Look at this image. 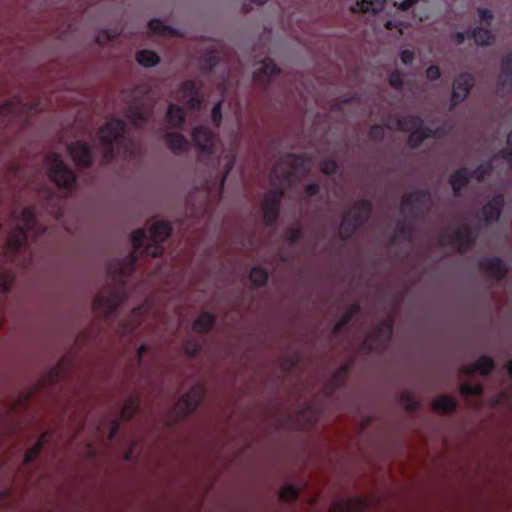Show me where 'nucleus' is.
<instances>
[{
    "mask_svg": "<svg viewBox=\"0 0 512 512\" xmlns=\"http://www.w3.org/2000/svg\"><path fill=\"white\" fill-rule=\"evenodd\" d=\"M371 212V202L369 200H359L344 213L339 224H367Z\"/></svg>",
    "mask_w": 512,
    "mask_h": 512,
    "instance_id": "9d476101",
    "label": "nucleus"
},
{
    "mask_svg": "<svg viewBox=\"0 0 512 512\" xmlns=\"http://www.w3.org/2000/svg\"><path fill=\"white\" fill-rule=\"evenodd\" d=\"M45 162L48 166V176L57 187L70 189L74 185L76 181L75 173L64 163L59 154L46 156Z\"/></svg>",
    "mask_w": 512,
    "mask_h": 512,
    "instance_id": "423d86ee",
    "label": "nucleus"
},
{
    "mask_svg": "<svg viewBox=\"0 0 512 512\" xmlns=\"http://www.w3.org/2000/svg\"><path fill=\"white\" fill-rule=\"evenodd\" d=\"M493 170V160L491 159L488 163L481 164L475 168L470 177L475 178L478 181H482L486 175L490 174Z\"/></svg>",
    "mask_w": 512,
    "mask_h": 512,
    "instance_id": "e433bc0d",
    "label": "nucleus"
},
{
    "mask_svg": "<svg viewBox=\"0 0 512 512\" xmlns=\"http://www.w3.org/2000/svg\"><path fill=\"white\" fill-rule=\"evenodd\" d=\"M12 283H13V277L10 274H6V273L0 274V291H2V292L9 291Z\"/></svg>",
    "mask_w": 512,
    "mask_h": 512,
    "instance_id": "603ef678",
    "label": "nucleus"
},
{
    "mask_svg": "<svg viewBox=\"0 0 512 512\" xmlns=\"http://www.w3.org/2000/svg\"><path fill=\"white\" fill-rule=\"evenodd\" d=\"M432 135V130L430 128H426L420 126V128H416L410 132L408 137V145L415 149L418 148L421 143Z\"/></svg>",
    "mask_w": 512,
    "mask_h": 512,
    "instance_id": "c756f323",
    "label": "nucleus"
},
{
    "mask_svg": "<svg viewBox=\"0 0 512 512\" xmlns=\"http://www.w3.org/2000/svg\"><path fill=\"white\" fill-rule=\"evenodd\" d=\"M358 312H359V306L355 305V306L351 307L348 311H346V313L344 314L342 319L336 323L333 332L334 333L340 332L347 325V323L353 318V316L355 314H357Z\"/></svg>",
    "mask_w": 512,
    "mask_h": 512,
    "instance_id": "4c0bfd02",
    "label": "nucleus"
},
{
    "mask_svg": "<svg viewBox=\"0 0 512 512\" xmlns=\"http://www.w3.org/2000/svg\"><path fill=\"white\" fill-rule=\"evenodd\" d=\"M366 501L361 498H350L333 504L329 512H362Z\"/></svg>",
    "mask_w": 512,
    "mask_h": 512,
    "instance_id": "412c9836",
    "label": "nucleus"
},
{
    "mask_svg": "<svg viewBox=\"0 0 512 512\" xmlns=\"http://www.w3.org/2000/svg\"><path fill=\"white\" fill-rule=\"evenodd\" d=\"M479 17L482 21H487L489 23L492 20L493 15L491 11L487 9H479Z\"/></svg>",
    "mask_w": 512,
    "mask_h": 512,
    "instance_id": "bf43d9fd",
    "label": "nucleus"
},
{
    "mask_svg": "<svg viewBox=\"0 0 512 512\" xmlns=\"http://www.w3.org/2000/svg\"><path fill=\"white\" fill-rule=\"evenodd\" d=\"M125 117L135 127H140L147 121L146 112L138 105L130 106L125 112Z\"/></svg>",
    "mask_w": 512,
    "mask_h": 512,
    "instance_id": "bb28decb",
    "label": "nucleus"
},
{
    "mask_svg": "<svg viewBox=\"0 0 512 512\" xmlns=\"http://www.w3.org/2000/svg\"><path fill=\"white\" fill-rule=\"evenodd\" d=\"M389 85L395 89H401L403 87V74L399 70L391 72L388 78Z\"/></svg>",
    "mask_w": 512,
    "mask_h": 512,
    "instance_id": "a18cd8bd",
    "label": "nucleus"
},
{
    "mask_svg": "<svg viewBox=\"0 0 512 512\" xmlns=\"http://www.w3.org/2000/svg\"><path fill=\"white\" fill-rule=\"evenodd\" d=\"M199 350L198 345H195L192 349H190L188 346L185 347V351L188 354L194 355Z\"/></svg>",
    "mask_w": 512,
    "mask_h": 512,
    "instance_id": "69168bd1",
    "label": "nucleus"
},
{
    "mask_svg": "<svg viewBox=\"0 0 512 512\" xmlns=\"http://www.w3.org/2000/svg\"><path fill=\"white\" fill-rule=\"evenodd\" d=\"M166 121L173 127H180L185 121V114L182 107L170 104L166 114Z\"/></svg>",
    "mask_w": 512,
    "mask_h": 512,
    "instance_id": "c85d7f7f",
    "label": "nucleus"
},
{
    "mask_svg": "<svg viewBox=\"0 0 512 512\" xmlns=\"http://www.w3.org/2000/svg\"><path fill=\"white\" fill-rule=\"evenodd\" d=\"M284 190L273 189L264 193L261 200V211L263 213V224H276L279 218L280 206Z\"/></svg>",
    "mask_w": 512,
    "mask_h": 512,
    "instance_id": "0eeeda50",
    "label": "nucleus"
},
{
    "mask_svg": "<svg viewBox=\"0 0 512 512\" xmlns=\"http://www.w3.org/2000/svg\"><path fill=\"white\" fill-rule=\"evenodd\" d=\"M368 136L371 140L381 141L384 137V127L381 125H373L370 127Z\"/></svg>",
    "mask_w": 512,
    "mask_h": 512,
    "instance_id": "49530a36",
    "label": "nucleus"
},
{
    "mask_svg": "<svg viewBox=\"0 0 512 512\" xmlns=\"http://www.w3.org/2000/svg\"><path fill=\"white\" fill-rule=\"evenodd\" d=\"M136 61L144 67H153L160 62L159 55L148 49L139 50L135 55Z\"/></svg>",
    "mask_w": 512,
    "mask_h": 512,
    "instance_id": "2f4dec72",
    "label": "nucleus"
},
{
    "mask_svg": "<svg viewBox=\"0 0 512 512\" xmlns=\"http://www.w3.org/2000/svg\"><path fill=\"white\" fill-rule=\"evenodd\" d=\"M220 57L215 50H206L199 58V68L203 73H209L219 63Z\"/></svg>",
    "mask_w": 512,
    "mask_h": 512,
    "instance_id": "393cba45",
    "label": "nucleus"
},
{
    "mask_svg": "<svg viewBox=\"0 0 512 512\" xmlns=\"http://www.w3.org/2000/svg\"><path fill=\"white\" fill-rule=\"evenodd\" d=\"M479 265L484 272L496 279H502L507 274V268L498 258L482 259Z\"/></svg>",
    "mask_w": 512,
    "mask_h": 512,
    "instance_id": "6ab92c4d",
    "label": "nucleus"
},
{
    "mask_svg": "<svg viewBox=\"0 0 512 512\" xmlns=\"http://www.w3.org/2000/svg\"><path fill=\"white\" fill-rule=\"evenodd\" d=\"M507 144L512 148V131L507 136Z\"/></svg>",
    "mask_w": 512,
    "mask_h": 512,
    "instance_id": "774afa93",
    "label": "nucleus"
},
{
    "mask_svg": "<svg viewBox=\"0 0 512 512\" xmlns=\"http://www.w3.org/2000/svg\"><path fill=\"white\" fill-rule=\"evenodd\" d=\"M471 36L474 38L477 45H490L493 43L495 37L489 29L476 27L473 29Z\"/></svg>",
    "mask_w": 512,
    "mask_h": 512,
    "instance_id": "72a5a7b5",
    "label": "nucleus"
},
{
    "mask_svg": "<svg viewBox=\"0 0 512 512\" xmlns=\"http://www.w3.org/2000/svg\"><path fill=\"white\" fill-rule=\"evenodd\" d=\"M148 28L149 30L154 34L158 36H170L174 37L178 35L177 30L174 28L165 25L161 20L159 19H152L148 22Z\"/></svg>",
    "mask_w": 512,
    "mask_h": 512,
    "instance_id": "7c9ffc66",
    "label": "nucleus"
},
{
    "mask_svg": "<svg viewBox=\"0 0 512 512\" xmlns=\"http://www.w3.org/2000/svg\"><path fill=\"white\" fill-rule=\"evenodd\" d=\"M392 332V320H386L378 329L374 332L376 336L379 338L381 335L390 337Z\"/></svg>",
    "mask_w": 512,
    "mask_h": 512,
    "instance_id": "3c124183",
    "label": "nucleus"
},
{
    "mask_svg": "<svg viewBox=\"0 0 512 512\" xmlns=\"http://www.w3.org/2000/svg\"><path fill=\"white\" fill-rule=\"evenodd\" d=\"M512 87V52L502 58L497 92L503 95Z\"/></svg>",
    "mask_w": 512,
    "mask_h": 512,
    "instance_id": "2eb2a0df",
    "label": "nucleus"
},
{
    "mask_svg": "<svg viewBox=\"0 0 512 512\" xmlns=\"http://www.w3.org/2000/svg\"><path fill=\"white\" fill-rule=\"evenodd\" d=\"M402 401L404 402V406L406 410L413 411L418 408V402L410 397L408 394L402 395Z\"/></svg>",
    "mask_w": 512,
    "mask_h": 512,
    "instance_id": "5fc2aeb1",
    "label": "nucleus"
},
{
    "mask_svg": "<svg viewBox=\"0 0 512 512\" xmlns=\"http://www.w3.org/2000/svg\"><path fill=\"white\" fill-rule=\"evenodd\" d=\"M451 38L455 44L460 45L465 41V34L463 32H456Z\"/></svg>",
    "mask_w": 512,
    "mask_h": 512,
    "instance_id": "680f3d73",
    "label": "nucleus"
},
{
    "mask_svg": "<svg viewBox=\"0 0 512 512\" xmlns=\"http://www.w3.org/2000/svg\"><path fill=\"white\" fill-rule=\"evenodd\" d=\"M494 368L493 360L488 356L480 357L474 365L464 367L461 372L465 375H470L473 372H478L481 375L489 374Z\"/></svg>",
    "mask_w": 512,
    "mask_h": 512,
    "instance_id": "4be33fe9",
    "label": "nucleus"
},
{
    "mask_svg": "<svg viewBox=\"0 0 512 512\" xmlns=\"http://www.w3.org/2000/svg\"><path fill=\"white\" fill-rule=\"evenodd\" d=\"M482 392H483V387L481 384L470 385L468 383H463L460 386V394L463 396L481 395Z\"/></svg>",
    "mask_w": 512,
    "mask_h": 512,
    "instance_id": "37998d69",
    "label": "nucleus"
},
{
    "mask_svg": "<svg viewBox=\"0 0 512 512\" xmlns=\"http://www.w3.org/2000/svg\"><path fill=\"white\" fill-rule=\"evenodd\" d=\"M470 174L466 168H461L450 175L449 183L453 189L454 195L458 196L462 188L466 187L469 182Z\"/></svg>",
    "mask_w": 512,
    "mask_h": 512,
    "instance_id": "b1692460",
    "label": "nucleus"
},
{
    "mask_svg": "<svg viewBox=\"0 0 512 512\" xmlns=\"http://www.w3.org/2000/svg\"><path fill=\"white\" fill-rule=\"evenodd\" d=\"M440 68L437 65H431L426 70V76L429 80H436L440 77Z\"/></svg>",
    "mask_w": 512,
    "mask_h": 512,
    "instance_id": "6e6d98bb",
    "label": "nucleus"
},
{
    "mask_svg": "<svg viewBox=\"0 0 512 512\" xmlns=\"http://www.w3.org/2000/svg\"><path fill=\"white\" fill-rule=\"evenodd\" d=\"M36 227L37 226H14L8 233V249L16 251L21 248L27 242L28 234L34 231Z\"/></svg>",
    "mask_w": 512,
    "mask_h": 512,
    "instance_id": "dca6fc26",
    "label": "nucleus"
},
{
    "mask_svg": "<svg viewBox=\"0 0 512 512\" xmlns=\"http://www.w3.org/2000/svg\"><path fill=\"white\" fill-rule=\"evenodd\" d=\"M214 324V317L210 313L201 314L193 323V330L197 333L208 332Z\"/></svg>",
    "mask_w": 512,
    "mask_h": 512,
    "instance_id": "473e14b6",
    "label": "nucleus"
},
{
    "mask_svg": "<svg viewBox=\"0 0 512 512\" xmlns=\"http://www.w3.org/2000/svg\"><path fill=\"white\" fill-rule=\"evenodd\" d=\"M164 138L167 147L174 154H181L189 149V142L181 133L167 132Z\"/></svg>",
    "mask_w": 512,
    "mask_h": 512,
    "instance_id": "aec40b11",
    "label": "nucleus"
},
{
    "mask_svg": "<svg viewBox=\"0 0 512 512\" xmlns=\"http://www.w3.org/2000/svg\"><path fill=\"white\" fill-rule=\"evenodd\" d=\"M24 224H36V215L33 207H25L21 212Z\"/></svg>",
    "mask_w": 512,
    "mask_h": 512,
    "instance_id": "de8ad7c7",
    "label": "nucleus"
},
{
    "mask_svg": "<svg viewBox=\"0 0 512 512\" xmlns=\"http://www.w3.org/2000/svg\"><path fill=\"white\" fill-rule=\"evenodd\" d=\"M304 156L288 153L281 157L270 171V183L275 189L288 188L291 186L296 171L303 167Z\"/></svg>",
    "mask_w": 512,
    "mask_h": 512,
    "instance_id": "7ed1b4c3",
    "label": "nucleus"
},
{
    "mask_svg": "<svg viewBox=\"0 0 512 512\" xmlns=\"http://www.w3.org/2000/svg\"><path fill=\"white\" fill-rule=\"evenodd\" d=\"M423 125V120L419 116L406 115L397 118V129L403 132H411Z\"/></svg>",
    "mask_w": 512,
    "mask_h": 512,
    "instance_id": "a878e982",
    "label": "nucleus"
},
{
    "mask_svg": "<svg viewBox=\"0 0 512 512\" xmlns=\"http://www.w3.org/2000/svg\"><path fill=\"white\" fill-rule=\"evenodd\" d=\"M431 204L428 190H416L402 196L400 209L406 217L420 218L430 210Z\"/></svg>",
    "mask_w": 512,
    "mask_h": 512,
    "instance_id": "39448f33",
    "label": "nucleus"
},
{
    "mask_svg": "<svg viewBox=\"0 0 512 512\" xmlns=\"http://www.w3.org/2000/svg\"><path fill=\"white\" fill-rule=\"evenodd\" d=\"M126 124L118 118H111L97 131V139L102 150V162L109 163L115 157V149L125 142Z\"/></svg>",
    "mask_w": 512,
    "mask_h": 512,
    "instance_id": "f03ea898",
    "label": "nucleus"
},
{
    "mask_svg": "<svg viewBox=\"0 0 512 512\" xmlns=\"http://www.w3.org/2000/svg\"><path fill=\"white\" fill-rule=\"evenodd\" d=\"M280 69L271 58H265L261 67L253 73V82L257 85H265L269 82L270 77L278 75Z\"/></svg>",
    "mask_w": 512,
    "mask_h": 512,
    "instance_id": "a211bd4d",
    "label": "nucleus"
},
{
    "mask_svg": "<svg viewBox=\"0 0 512 512\" xmlns=\"http://www.w3.org/2000/svg\"><path fill=\"white\" fill-rule=\"evenodd\" d=\"M120 35V32L114 30H101L96 35V43L100 46H104L109 41L117 38Z\"/></svg>",
    "mask_w": 512,
    "mask_h": 512,
    "instance_id": "ea45409f",
    "label": "nucleus"
},
{
    "mask_svg": "<svg viewBox=\"0 0 512 512\" xmlns=\"http://www.w3.org/2000/svg\"><path fill=\"white\" fill-rule=\"evenodd\" d=\"M211 118L216 126L220 125L222 119L221 102L216 103L211 111Z\"/></svg>",
    "mask_w": 512,
    "mask_h": 512,
    "instance_id": "864d4df0",
    "label": "nucleus"
},
{
    "mask_svg": "<svg viewBox=\"0 0 512 512\" xmlns=\"http://www.w3.org/2000/svg\"><path fill=\"white\" fill-rule=\"evenodd\" d=\"M44 439H45V435H42L38 439V441L35 443V445L26 451L25 457H24L25 463H29V462L35 460L39 456V454L42 450Z\"/></svg>",
    "mask_w": 512,
    "mask_h": 512,
    "instance_id": "c9c22d12",
    "label": "nucleus"
},
{
    "mask_svg": "<svg viewBox=\"0 0 512 512\" xmlns=\"http://www.w3.org/2000/svg\"><path fill=\"white\" fill-rule=\"evenodd\" d=\"M118 428H119V424H118L117 421H115L113 426H112V428H111V431H110V434H109V439H112L116 435V433L118 431Z\"/></svg>",
    "mask_w": 512,
    "mask_h": 512,
    "instance_id": "0e129e2a",
    "label": "nucleus"
},
{
    "mask_svg": "<svg viewBox=\"0 0 512 512\" xmlns=\"http://www.w3.org/2000/svg\"><path fill=\"white\" fill-rule=\"evenodd\" d=\"M192 140L197 148L199 158L201 155H212L216 151L217 135L206 126H197L192 131Z\"/></svg>",
    "mask_w": 512,
    "mask_h": 512,
    "instance_id": "6e6552de",
    "label": "nucleus"
},
{
    "mask_svg": "<svg viewBox=\"0 0 512 512\" xmlns=\"http://www.w3.org/2000/svg\"><path fill=\"white\" fill-rule=\"evenodd\" d=\"M418 0H404L400 3L399 9L402 11L409 10L413 5H415Z\"/></svg>",
    "mask_w": 512,
    "mask_h": 512,
    "instance_id": "052dcab7",
    "label": "nucleus"
},
{
    "mask_svg": "<svg viewBox=\"0 0 512 512\" xmlns=\"http://www.w3.org/2000/svg\"><path fill=\"white\" fill-rule=\"evenodd\" d=\"M138 409V402L136 400H128L124 403L121 410V417L123 419H130L134 416Z\"/></svg>",
    "mask_w": 512,
    "mask_h": 512,
    "instance_id": "79ce46f5",
    "label": "nucleus"
},
{
    "mask_svg": "<svg viewBox=\"0 0 512 512\" xmlns=\"http://www.w3.org/2000/svg\"><path fill=\"white\" fill-rule=\"evenodd\" d=\"M431 407L434 411L449 413L456 408V402L450 396L440 395L432 401Z\"/></svg>",
    "mask_w": 512,
    "mask_h": 512,
    "instance_id": "cd10ccee",
    "label": "nucleus"
},
{
    "mask_svg": "<svg viewBox=\"0 0 512 512\" xmlns=\"http://www.w3.org/2000/svg\"><path fill=\"white\" fill-rule=\"evenodd\" d=\"M299 495L298 489L294 486H286L280 490L279 498L284 502L294 501Z\"/></svg>",
    "mask_w": 512,
    "mask_h": 512,
    "instance_id": "a19ab883",
    "label": "nucleus"
},
{
    "mask_svg": "<svg viewBox=\"0 0 512 512\" xmlns=\"http://www.w3.org/2000/svg\"><path fill=\"white\" fill-rule=\"evenodd\" d=\"M185 106L188 110H198L201 107L203 99L200 97V94L190 96L186 98Z\"/></svg>",
    "mask_w": 512,
    "mask_h": 512,
    "instance_id": "09e8293b",
    "label": "nucleus"
},
{
    "mask_svg": "<svg viewBox=\"0 0 512 512\" xmlns=\"http://www.w3.org/2000/svg\"><path fill=\"white\" fill-rule=\"evenodd\" d=\"M42 110L39 100L27 103L23 102L20 96H14L0 105V126L7 127L12 122L26 120L30 115Z\"/></svg>",
    "mask_w": 512,
    "mask_h": 512,
    "instance_id": "20e7f679",
    "label": "nucleus"
},
{
    "mask_svg": "<svg viewBox=\"0 0 512 512\" xmlns=\"http://www.w3.org/2000/svg\"><path fill=\"white\" fill-rule=\"evenodd\" d=\"M249 278L252 283L261 286L266 283L268 276L264 269L255 267L251 270Z\"/></svg>",
    "mask_w": 512,
    "mask_h": 512,
    "instance_id": "58836bf2",
    "label": "nucleus"
},
{
    "mask_svg": "<svg viewBox=\"0 0 512 512\" xmlns=\"http://www.w3.org/2000/svg\"><path fill=\"white\" fill-rule=\"evenodd\" d=\"M504 206L503 195H495L491 200L486 203L481 210V214L485 220V224H491L499 220L502 208Z\"/></svg>",
    "mask_w": 512,
    "mask_h": 512,
    "instance_id": "f3484780",
    "label": "nucleus"
},
{
    "mask_svg": "<svg viewBox=\"0 0 512 512\" xmlns=\"http://www.w3.org/2000/svg\"><path fill=\"white\" fill-rule=\"evenodd\" d=\"M68 152L78 168H90L93 165L92 148L87 142H72L68 146Z\"/></svg>",
    "mask_w": 512,
    "mask_h": 512,
    "instance_id": "f8f14e48",
    "label": "nucleus"
},
{
    "mask_svg": "<svg viewBox=\"0 0 512 512\" xmlns=\"http://www.w3.org/2000/svg\"><path fill=\"white\" fill-rule=\"evenodd\" d=\"M506 369L508 373L512 376V359L508 361V363L506 364Z\"/></svg>",
    "mask_w": 512,
    "mask_h": 512,
    "instance_id": "338daca9",
    "label": "nucleus"
},
{
    "mask_svg": "<svg viewBox=\"0 0 512 512\" xmlns=\"http://www.w3.org/2000/svg\"><path fill=\"white\" fill-rule=\"evenodd\" d=\"M145 224H161V225H164V224H172L171 222L169 221H165V220H158V219H150V220H147L145 222Z\"/></svg>",
    "mask_w": 512,
    "mask_h": 512,
    "instance_id": "e2e57ef3",
    "label": "nucleus"
},
{
    "mask_svg": "<svg viewBox=\"0 0 512 512\" xmlns=\"http://www.w3.org/2000/svg\"><path fill=\"white\" fill-rule=\"evenodd\" d=\"M172 226H149V238L147 239L143 228L135 230L131 235L133 252L131 253V265H134L138 258V253L145 245V253L152 257L160 256L163 253L162 243L168 239L172 232Z\"/></svg>",
    "mask_w": 512,
    "mask_h": 512,
    "instance_id": "f257e3e1",
    "label": "nucleus"
},
{
    "mask_svg": "<svg viewBox=\"0 0 512 512\" xmlns=\"http://www.w3.org/2000/svg\"><path fill=\"white\" fill-rule=\"evenodd\" d=\"M320 191V186L317 183H310L305 186V194L308 197H313Z\"/></svg>",
    "mask_w": 512,
    "mask_h": 512,
    "instance_id": "13d9d810",
    "label": "nucleus"
},
{
    "mask_svg": "<svg viewBox=\"0 0 512 512\" xmlns=\"http://www.w3.org/2000/svg\"><path fill=\"white\" fill-rule=\"evenodd\" d=\"M338 165L333 159H326L320 162L319 169L323 174L332 175L336 173Z\"/></svg>",
    "mask_w": 512,
    "mask_h": 512,
    "instance_id": "c03bdc74",
    "label": "nucleus"
},
{
    "mask_svg": "<svg viewBox=\"0 0 512 512\" xmlns=\"http://www.w3.org/2000/svg\"><path fill=\"white\" fill-rule=\"evenodd\" d=\"M204 396V389L202 386H194L184 397L179 399L176 407L184 413L192 412L202 401Z\"/></svg>",
    "mask_w": 512,
    "mask_h": 512,
    "instance_id": "4468645a",
    "label": "nucleus"
},
{
    "mask_svg": "<svg viewBox=\"0 0 512 512\" xmlns=\"http://www.w3.org/2000/svg\"><path fill=\"white\" fill-rule=\"evenodd\" d=\"M201 85H197L194 80H186L180 85V92L182 97L185 99L190 96L200 94Z\"/></svg>",
    "mask_w": 512,
    "mask_h": 512,
    "instance_id": "f704fd0d",
    "label": "nucleus"
},
{
    "mask_svg": "<svg viewBox=\"0 0 512 512\" xmlns=\"http://www.w3.org/2000/svg\"><path fill=\"white\" fill-rule=\"evenodd\" d=\"M386 0H357L356 3L351 6L350 10L353 13H372L375 14L382 10Z\"/></svg>",
    "mask_w": 512,
    "mask_h": 512,
    "instance_id": "5701e85b",
    "label": "nucleus"
},
{
    "mask_svg": "<svg viewBox=\"0 0 512 512\" xmlns=\"http://www.w3.org/2000/svg\"><path fill=\"white\" fill-rule=\"evenodd\" d=\"M122 299V295L118 292H110L105 289L94 298L93 310L96 313L110 315L117 309Z\"/></svg>",
    "mask_w": 512,
    "mask_h": 512,
    "instance_id": "9b49d317",
    "label": "nucleus"
},
{
    "mask_svg": "<svg viewBox=\"0 0 512 512\" xmlns=\"http://www.w3.org/2000/svg\"><path fill=\"white\" fill-rule=\"evenodd\" d=\"M474 86V77L469 73L460 74L454 81L451 102L455 106L462 102Z\"/></svg>",
    "mask_w": 512,
    "mask_h": 512,
    "instance_id": "ddd939ff",
    "label": "nucleus"
},
{
    "mask_svg": "<svg viewBox=\"0 0 512 512\" xmlns=\"http://www.w3.org/2000/svg\"><path fill=\"white\" fill-rule=\"evenodd\" d=\"M497 158H501L505 160L508 164L510 169L512 170V148L511 149H501L496 155L492 157V160H496Z\"/></svg>",
    "mask_w": 512,
    "mask_h": 512,
    "instance_id": "8fccbe9b",
    "label": "nucleus"
},
{
    "mask_svg": "<svg viewBox=\"0 0 512 512\" xmlns=\"http://www.w3.org/2000/svg\"><path fill=\"white\" fill-rule=\"evenodd\" d=\"M473 226H458V229L450 233L449 240L444 245H449L450 249L459 253L466 252L475 243V233Z\"/></svg>",
    "mask_w": 512,
    "mask_h": 512,
    "instance_id": "1a4fd4ad",
    "label": "nucleus"
},
{
    "mask_svg": "<svg viewBox=\"0 0 512 512\" xmlns=\"http://www.w3.org/2000/svg\"><path fill=\"white\" fill-rule=\"evenodd\" d=\"M400 59L403 64H410L414 59V52L411 50H402L400 53Z\"/></svg>",
    "mask_w": 512,
    "mask_h": 512,
    "instance_id": "4d7b16f0",
    "label": "nucleus"
}]
</instances>
